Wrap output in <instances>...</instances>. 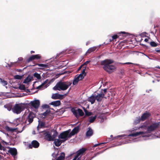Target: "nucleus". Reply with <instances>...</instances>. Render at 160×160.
Masks as SVG:
<instances>
[{
  "label": "nucleus",
  "instance_id": "obj_1",
  "mask_svg": "<svg viewBox=\"0 0 160 160\" xmlns=\"http://www.w3.org/2000/svg\"><path fill=\"white\" fill-rule=\"evenodd\" d=\"M114 61L112 59H106L105 60L102 61L100 62L101 65L103 66V69L110 73L112 72L115 69V67L113 65L110 64L113 63Z\"/></svg>",
  "mask_w": 160,
  "mask_h": 160
},
{
  "label": "nucleus",
  "instance_id": "obj_2",
  "mask_svg": "<svg viewBox=\"0 0 160 160\" xmlns=\"http://www.w3.org/2000/svg\"><path fill=\"white\" fill-rule=\"evenodd\" d=\"M72 84V82L71 81L62 82L60 81L56 84V85L53 88V89L55 90L64 91L67 90Z\"/></svg>",
  "mask_w": 160,
  "mask_h": 160
},
{
  "label": "nucleus",
  "instance_id": "obj_3",
  "mask_svg": "<svg viewBox=\"0 0 160 160\" xmlns=\"http://www.w3.org/2000/svg\"><path fill=\"white\" fill-rule=\"evenodd\" d=\"M42 133L44 135L45 139L48 141H53L58 135V132L55 130H52L50 133L49 132L42 131Z\"/></svg>",
  "mask_w": 160,
  "mask_h": 160
},
{
  "label": "nucleus",
  "instance_id": "obj_4",
  "mask_svg": "<svg viewBox=\"0 0 160 160\" xmlns=\"http://www.w3.org/2000/svg\"><path fill=\"white\" fill-rule=\"evenodd\" d=\"M27 107L25 103L16 104L12 109L13 112L17 114L20 113Z\"/></svg>",
  "mask_w": 160,
  "mask_h": 160
},
{
  "label": "nucleus",
  "instance_id": "obj_5",
  "mask_svg": "<svg viewBox=\"0 0 160 160\" xmlns=\"http://www.w3.org/2000/svg\"><path fill=\"white\" fill-rule=\"evenodd\" d=\"M70 130H68L61 133L58 136L59 139H61L62 142H65L70 137L69 133Z\"/></svg>",
  "mask_w": 160,
  "mask_h": 160
},
{
  "label": "nucleus",
  "instance_id": "obj_6",
  "mask_svg": "<svg viewBox=\"0 0 160 160\" xmlns=\"http://www.w3.org/2000/svg\"><path fill=\"white\" fill-rule=\"evenodd\" d=\"M71 111L73 113V114L75 116V117L77 118L78 115V113H79V115L80 116H83L84 113L82 110L80 109H78L77 111L74 108H72L71 109Z\"/></svg>",
  "mask_w": 160,
  "mask_h": 160
},
{
  "label": "nucleus",
  "instance_id": "obj_7",
  "mask_svg": "<svg viewBox=\"0 0 160 160\" xmlns=\"http://www.w3.org/2000/svg\"><path fill=\"white\" fill-rule=\"evenodd\" d=\"M159 126V123H152V124L148 126V132H151L153 131L156 129L158 128Z\"/></svg>",
  "mask_w": 160,
  "mask_h": 160
},
{
  "label": "nucleus",
  "instance_id": "obj_8",
  "mask_svg": "<svg viewBox=\"0 0 160 160\" xmlns=\"http://www.w3.org/2000/svg\"><path fill=\"white\" fill-rule=\"evenodd\" d=\"M148 132H142V131H140L139 132H136L134 133H131L129 135V136H132V137H137L138 136V135H142V137H148L149 136V135H146V134H147Z\"/></svg>",
  "mask_w": 160,
  "mask_h": 160
},
{
  "label": "nucleus",
  "instance_id": "obj_9",
  "mask_svg": "<svg viewBox=\"0 0 160 160\" xmlns=\"http://www.w3.org/2000/svg\"><path fill=\"white\" fill-rule=\"evenodd\" d=\"M40 104V101L38 100H36L32 101H31L29 103V105L35 108H38Z\"/></svg>",
  "mask_w": 160,
  "mask_h": 160
},
{
  "label": "nucleus",
  "instance_id": "obj_10",
  "mask_svg": "<svg viewBox=\"0 0 160 160\" xmlns=\"http://www.w3.org/2000/svg\"><path fill=\"white\" fill-rule=\"evenodd\" d=\"M34 117L35 115L32 112H31L29 113L27 118V120L29 122V123H30L33 122V118Z\"/></svg>",
  "mask_w": 160,
  "mask_h": 160
},
{
  "label": "nucleus",
  "instance_id": "obj_11",
  "mask_svg": "<svg viewBox=\"0 0 160 160\" xmlns=\"http://www.w3.org/2000/svg\"><path fill=\"white\" fill-rule=\"evenodd\" d=\"M45 123L44 122L42 121H39V122L37 128L39 133L42 132V131H39V130L41 128H44L45 127Z\"/></svg>",
  "mask_w": 160,
  "mask_h": 160
},
{
  "label": "nucleus",
  "instance_id": "obj_12",
  "mask_svg": "<svg viewBox=\"0 0 160 160\" xmlns=\"http://www.w3.org/2000/svg\"><path fill=\"white\" fill-rule=\"evenodd\" d=\"M86 149L84 148H82L80 149L77 152L76 154L75 155L78 157L79 156H82L83 153L86 151Z\"/></svg>",
  "mask_w": 160,
  "mask_h": 160
},
{
  "label": "nucleus",
  "instance_id": "obj_13",
  "mask_svg": "<svg viewBox=\"0 0 160 160\" xmlns=\"http://www.w3.org/2000/svg\"><path fill=\"white\" fill-rule=\"evenodd\" d=\"M31 145L30 144L29 146V148H32V147L35 148H38L39 145V143L36 140H33L31 142Z\"/></svg>",
  "mask_w": 160,
  "mask_h": 160
},
{
  "label": "nucleus",
  "instance_id": "obj_14",
  "mask_svg": "<svg viewBox=\"0 0 160 160\" xmlns=\"http://www.w3.org/2000/svg\"><path fill=\"white\" fill-rule=\"evenodd\" d=\"M86 69V66L83 67V70H82L81 73L78 77L80 79V80H82L84 78V76L86 75V73L85 72V70Z\"/></svg>",
  "mask_w": 160,
  "mask_h": 160
},
{
  "label": "nucleus",
  "instance_id": "obj_15",
  "mask_svg": "<svg viewBox=\"0 0 160 160\" xmlns=\"http://www.w3.org/2000/svg\"><path fill=\"white\" fill-rule=\"evenodd\" d=\"M95 99L98 102H101L103 98H106L104 97V94L102 95L101 93L98 94L95 97Z\"/></svg>",
  "mask_w": 160,
  "mask_h": 160
},
{
  "label": "nucleus",
  "instance_id": "obj_16",
  "mask_svg": "<svg viewBox=\"0 0 160 160\" xmlns=\"http://www.w3.org/2000/svg\"><path fill=\"white\" fill-rule=\"evenodd\" d=\"M8 152L10 153L12 156H15L17 154V150L14 148H10L9 150L8 151Z\"/></svg>",
  "mask_w": 160,
  "mask_h": 160
},
{
  "label": "nucleus",
  "instance_id": "obj_17",
  "mask_svg": "<svg viewBox=\"0 0 160 160\" xmlns=\"http://www.w3.org/2000/svg\"><path fill=\"white\" fill-rule=\"evenodd\" d=\"M54 143L56 147H59L61 145L62 142H62V140H60L58 139H55L54 140Z\"/></svg>",
  "mask_w": 160,
  "mask_h": 160
},
{
  "label": "nucleus",
  "instance_id": "obj_18",
  "mask_svg": "<svg viewBox=\"0 0 160 160\" xmlns=\"http://www.w3.org/2000/svg\"><path fill=\"white\" fill-rule=\"evenodd\" d=\"M150 114L149 112L143 113L141 116V119L142 121H144L149 118L150 116Z\"/></svg>",
  "mask_w": 160,
  "mask_h": 160
},
{
  "label": "nucleus",
  "instance_id": "obj_19",
  "mask_svg": "<svg viewBox=\"0 0 160 160\" xmlns=\"http://www.w3.org/2000/svg\"><path fill=\"white\" fill-rule=\"evenodd\" d=\"M79 128L78 126L75 127L72 130V132L70 133V136H72L74 135L75 134L77 133L78 132Z\"/></svg>",
  "mask_w": 160,
  "mask_h": 160
},
{
  "label": "nucleus",
  "instance_id": "obj_20",
  "mask_svg": "<svg viewBox=\"0 0 160 160\" xmlns=\"http://www.w3.org/2000/svg\"><path fill=\"white\" fill-rule=\"evenodd\" d=\"M95 98L94 95H92L88 99V101L91 102V104H93L95 101Z\"/></svg>",
  "mask_w": 160,
  "mask_h": 160
},
{
  "label": "nucleus",
  "instance_id": "obj_21",
  "mask_svg": "<svg viewBox=\"0 0 160 160\" xmlns=\"http://www.w3.org/2000/svg\"><path fill=\"white\" fill-rule=\"evenodd\" d=\"M88 130L87 131L86 135L87 137H90L92 136L93 134V131L90 128H88Z\"/></svg>",
  "mask_w": 160,
  "mask_h": 160
},
{
  "label": "nucleus",
  "instance_id": "obj_22",
  "mask_svg": "<svg viewBox=\"0 0 160 160\" xmlns=\"http://www.w3.org/2000/svg\"><path fill=\"white\" fill-rule=\"evenodd\" d=\"M96 49V47H92L91 48H90L87 51L85 54L87 55H88V54H90L91 52H94L95 51Z\"/></svg>",
  "mask_w": 160,
  "mask_h": 160
},
{
  "label": "nucleus",
  "instance_id": "obj_23",
  "mask_svg": "<svg viewBox=\"0 0 160 160\" xmlns=\"http://www.w3.org/2000/svg\"><path fill=\"white\" fill-rule=\"evenodd\" d=\"M33 79V77L29 75L24 80L23 83H27L30 82Z\"/></svg>",
  "mask_w": 160,
  "mask_h": 160
},
{
  "label": "nucleus",
  "instance_id": "obj_24",
  "mask_svg": "<svg viewBox=\"0 0 160 160\" xmlns=\"http://www.w3.org/2000/svg\"><path fill=\"white\" fill-rule=\"evenodd\" d=\"M61 104L60 101L59 100L56 101L52 102L50 104L53 105L54 106H59Z\"/></svg>",
  "mask_w": 160,
  "mask_h": 160
},
{
  "label": "nucleus",
  "instance_id": "obj_25",
  "mask_svg": "<svg viewBox=\"0 0 160 160\" xmlns=\"http://www.w3.org/2000/svg\"><path fill=\"white\" fill-rule=\"evenodd\" d=\"M5 129L8 132H14L15 131L16 129L10 128L9 126H7L5 127Z\"/></svg>",
  "mask_w": 160,
  "mask_h": 160
},
{
  "label": "nucleus",
  "instance_id": "obj_26",
  "mask_svg": "<svg viewBox=\"0 0 160 160\" xmlns=\"http://www.w3.org/2000/svg\"><path fill=\"white\" fill-rule=\"evenodd\" d=\"M65 155L64 152L61 153L60 156L57 158L59 160H63L65 158Z\"/></svg>",
  "mask_w": 160,
  "mask_h": 160
},
{
  "label": "nucleus",
  "instance_id": "obj_27",
  "mask_svg": "<svg viewBox=\"0 0 160 160\" xmlns=\"http://www.w3.org/2000/svg\"><path fill=\"white\" fill-rule=\"evenodd\" d=\"M81 80H80V79L78 77H77L76 78H75L73 80V85H75L77 84L78 82Z\"/></svg>",
  "mask_w": 160,
  "mask_h": 160
},
{
  "label": "nucleus",
  "instance_id": "obj_28",
  "mask_svg": "<svg viewBox=\"0 0 160 160\" xmlns=\"http://www.w3.org/2000/svg\"><path fill=\"white\" fill-rule=\"evenodd\" d=\"M36 65H37L39 67H43L44 68H47L48 67V65H47V64H37L36 63L35 64L32 65V66H35Z\"/></svg>",
  "mask_w": 160,
  "mask_h": 160
},
{
  "label": "nucleus",
  "instance_id": "obj_29",
  "mask_svg": "<svg viewBox=\"0 0 160 160\" xmlns=\"http://www.w3.org/2000/svg\"><path fill=\"white\" fill-rule=\"evenodd\" d=\"M0 82L1 83L3 86H5L8 84V82L7 81L4 80L0 78Z\"/></svg>",
  "mask_w": 160,
  "mask_h": 160
},
{
  "label": "nucleus",
  "instance_id": "obj_30",
  "mask_svg": "<svg viewBox=\"0 0 160 160\" xmlns=\"http://www.w3.org/2000/svg\"><path fill=\"white\" fill-rule=\"evenodd\" d=\"M96 118V116H95L94 117H90L89 118V122H90V123L93 122L94 121Z\"/></svg>",
  "mask_w": 160,
  "mask_h": 160
},
{
  "label": "nucleus",
  "instance_id": "obj_31",
  "mask_svg": "<svg viewBox=\"0 0 160 160\" xmlns=\"http://www.w3.org/2000/svg\"><path fill=\"white\" fill-rule=\"evenodd\" d=\"M33 76L37 78L38 80H40L41 79V76L39 74H38L37 72H35L34 73Z\"/></svg>",
  "mask_w": 160,
  "mask_h": 160
},
{
  "label": "nucleus",
  "instance_id": "obj_32",
  "mask_svg": "<svg viewBox=\"0 0 160 160\" xmlns=\"http://www.w3.org/2000/svg\"><path fill=\"white\" fill-rule=\"evenodd\" d=\"M48 82V80H46L44 82L42 83L41 85L38 87L37 88V89H40L41 88L42 86L46 84Z\"/></svg>",
  "mask_w": 160,
  "mask_h": 160
},
{
  "label": "nucleus",
  "instance_id": "obj_33",
  "mask_svg": "<svg viewBox=\"0 0 160 160\" xmlns=\"http://www.w3.org/2000/svg\"><path fill=\"white\" fill-rule=\"evenodd\" d=\"M58 96H60V94L58 93H56L53 94L52 96V98L54 99H58L59 97Z\"/></svg>",
  "mask_w": 160,
  "mask_h": 160
},
{
  "label": "nucleus",
  "instance_id": "obj_34",
  "mask_svg": "<svg viewBox=\"0 0 160 160\" xmlns=\"http://www.w3.org/2000/svg\"><path fill=\"white\" fill-rule=\"evenodd\" d=\"M35 60L33 55H32L29 57L27 60V62L28 63L30 62V61Z\"/></svg>",
  "mask_w": 160,
  "mask_h": 160
},
{
  "label": "nucleus",
  "instance_id": "obj_35",
  "mask_svg": "<svg viewBox=\"0 0 160 160\" xmlns=\"http://www.w3.org/2000/svg\"><path fill=\"white\" fill-rule=\"evenodd\" d=\"M150 44L152 47H156L158 46V44L154 41L151 42Z\"/></svg>",
  "mask_w": 160,
  "mask_h": 160
},
{
  "label": "nucleus",
  "instance_id": "obj_36",
  "mask_svg": "<svg viewBox=\"0 0 160 160\" xmlns=\"http://www.w3.org/2000/svg\"><path fill=\"white\" fill-rule=\"evenodd\" d=\"M35 59H40L41 58V56L40 54L33 55Z\"/></svg>",
  "mask_w": 160,
  "mask_h": 160
},
{
  "label": "nucleus",
  "instance_id": "obj_37",
  "mask_svg": "<svg viewBox=\"0 0 160 160\" xmlns=\"http://www.w3.org/2000/svg\"><path fill=\"white\" fill-rule=\"evenodd\" d=\"M50 112V110H47L45 112L43 113L42 114L45 117L47 115H48Z\"/></svg>",
  "mask_w": 160,
  "mask_h": 160
},
{
  "label": "nucleus",
  "instance_id": "obj_38",
  "mask_svg": "<svg viewBox=\"0 0 160 160\" xmlns=\"http://www.w3.org/2000/svg\"><path fill=\"white\" fill-rule=\"evenodd\" d=\"M22 76L19 75H16L14 76V78L15 79L21 80L22 79Z\"/></svg>",
  "mask_w": 160,
  "mask_h": 160
},
{
  "label": "nucleus",
  "instance_id": "obj_39",
  "mask_svg": "<svg viewBox=\"0 0 160 160\" xmlns=\"http://www.w3.org/2000/svg\"><path fill=\"white\" fill-rule=\"evenodd\" d=\"M19 89L22 90H25L26 89L24 85L23 84L20 85L19 87Z\"/></svg>",
  "mask_w": 160,
  "mask_h": 160
},
{
  "label": "nucleus",
  "instance_id": "obj_40",
  "mask_svg": "<svg viewBox=\"0 0 160 160\" xmlns=\"http://www.w3.org/2000/svg\"><path fill=\"white\" fill-rule=\"evenodd\" d=\"M86 115L88 116H91L92 115V113L90 112L87 111L86 109L84 110Z\"/></svg>",
  "mask_w": 160,
  "mask_h": 160
},
{
  "label": "nucleus",
  "instance_id": "obj_41",
  "mask_svg": "<svg viewBox=\"0 0 160 160\" xmlns=\"http://www.w3.org/2000/svg\"><path fill=\"white\" fill-rule=\"evenodd\" d=\"M118 38V36L117 35H115L112 37V39H110V41L111 42L113 41Z\"/></svg>",
  "mask_w": 160,
  "mask_h": 160
},
{
  "label": "nucleus",
  "instance_id": "obj_42",
  "mask_svg": "<svg viewBox=\"0 0 160 160\" xmlns=\"http://www.w3.org/2000/svg\"><path fill=\"white\" fill-rule=\"evenodd\" d=\"M146 34H148V33L146 32H143L141 34V36L142 37H148L146 36Z\"/></svg>",
  "mask_w": 160,
  "mask_h": 160
},
{
  "label": "nucleus",
  "instance_id": "obj_43",
  "mask_svg": "<svg viewBox=\"0 0 160 160\" xmlns=\"http://www.w3.org/2000/svg\"><path fill=\"white\" fill-rule=\"evenodd\" d=\"M118 63L120 64H121V65H124V64L129 65V64H133L132 63L129 62H125V63H124L119 62V63Z\"/></svg>",
  "mask_w": 160,
  "mask_h": 160
},
{
  "label": "nucleus",
  "instance_id": "obj_44",
  "mask_svg": "<svg viewBox=\"0 0 160 160\" xmlns=\"http://www.w3.org/2000/svg\"><path fill=\"white\" fill-rule=\"evenodd\" d=\"M103 91V93L102 92L101 93L102 95L104 94V97L105 95L106 94V92H107V89H104Z\"/></svg>",
  "mask_w": 160,
  "mask_h": 160
},
{
  "label": "nucleus",
  "instance_id": "obj_45",
  "mask_svg": "<svg viewBox=\"0 0 160 160\" xmlns=\"http://www.w3.org/2000/svg\"><path fill=\"white\" fill-rule=\"evenodd\" d=\"M90 62V60H88L86 62H85L83 64V65L84 66L85 65H86L87 64H88V63H89Z\"/></svg>",
  "mask_w": 160,
  "mask_h": 160
},
{
  "label": "nucleus",
  "instance_id": "obj_46",
  "mask_svg": "<svg viewBox=\"0 0 160 160\" xmlns=\"http://www.w3.org/2000/svg\"><path fill=\"white\" fill-rule=\"evenodd\" d=\"M105 143H99V144H95L93 147H96L98 146H99V145H101V144H105Z\"/></svg>",
  "mask_w": 160,
  "mask_h": 160
},
{
  "label": "nucleus",
  "instance_id": "obj_47",
  "mask_svg": "<svg viewBox=\"0 0 160 160\" xmlns=\"http://www.w3.org/2000/svg\"><path fill=\"white\" fill-rule=\"evenodd\" d=\"M63 95L60 94V96H58L59 98L58 99H62L63 97Z\"/></svg>",
  "mask_w": 160,
  "mask_h": 160
},
{
  "label": "nucleus",
  "instance_id": "obj_48",
  "mask_svg": "<svg viewBox=\"0 0 160 160\" xmlns=\"http://www.w3.org/2000/svg\"><path fill=\"white\" fill-rule=\"evenodd\" d=\"M141 120V118H139L137 119V120L136 121V122L137 123H139L140 122V121Z\"/></svg>",
  "mask_w": 160,
  "mask_h": 160
},
{
  "label": "nucleus",
  "instance_id": "obj_49",
  "mask_svg": "<svg viewBox=\"0 0 160 160\" xmlns=\"http://www.w3.org/2000/svg\"><path fill=\"white\" fill-rule=\"evenodd\" d=\"M43 107L45 108H48L49 107V106L47 105H44L43 106Z\"/></svg>",
  "mask_w": 160,
  "mask_h": 160
},
{
  "label": "nucleus",
  "instance_id": "obj_50",
  "mask_svg": "<svg viewBox=\"0 0 160 160\" xmlns=\"http://www.w3.org/2000/svg\"><path fill=\"white\" fill-rule=\"evenodd\" d=\"M15 63L14 62H11V64L10 65V67H12L13 66L14 64H15Z\"/></svg>",
  "mask_w": 160,
  "mask_h": 160
},
{
  "label": "nucleus",
  "instance_id": "obj_51",
  "mask_svg": "<svg viewBox=\"0 0 160 160\" xmlns=\"http://www.w3.org/2000/svg\"><path fill=\"white\" fill-rule=\"evenodd\" d=\"M78 157L76 155H75L74 158L72 160H76Z\"/></svg>",
  "mask_w": 160,
  "mask_h": 160
},
{
  "label": "nucleus",
  "instance_id": "obj_52",
  "mask_svg": "<svg viewBox=\"0 0 160 160\" xmlns=\"http://www.w3.org/2000/svg\"><path fill=\"white\" fill-rule=\"evenodd\" d=\"M83 66H84L83 64L81 66H80L78 68V70L79 71V70H80L82 68V67Z\"/></svg>",
  "mask_w": 160,
  "mask_h": 160
},
{
  "label": "nucleus",
  "instance_id": "obj_53",
  "mask_svg": "<svg viewBox=\"0 0 160 160\" xmlns=\"http://www.w3.org/2000/svg\"><path fill=\"white\" fill-rule=\"evenodd\" d=\"M81 156H79V157H78L77 158V160H81Z\"/></svg>",
  "mask_w": 160,
  "mask_h": 160
},
{
  "label": "nucleus",
  "instance_id": "obj_54",
  "mask_svg": "<svg viewBox=\"0 0 160 160\" xmlns=\"http://www.w3.org/2000/svg\"><path fill=\"white\" fill-rule=\"evenodd\" d=\"M18 60L20 61H22L23 60V58H18Z\"/></svg>",
  "mask_w": 160,
  "mask_h": 160
},
{
  "label": "nucleus",
  "instance_id": "obj_55",
  "mask_svg": "<svg viewBox=\"0 0 160 160\" xmlns=\"http://www.w3.org/2000/svg\"><path fill=\"white\" fill-rule=\"evenodd\" d=\"M156 51L157 52H159V53H160V50H159V49H156Z\"/></svg>",
  "mask_w": 160,
  "mask_h": 160
},
{
  "label": "nucleus",
  "instance_id": "obj_56",
  "mask_svg": "<svg viewBox=\"0 0 160 160\" xmlns=\"http://www.w3.org/2000/svg\"><path fill=\"white\" fill-rule=\"evenodd\" d=\"M148 38H145L144 39V41L146 42H148Z\"/></svg>",
  "mask_w": 160,
  "mask_h": 160
},
{
  "label": "nucleus",
  "instance_id": "obj_57",
  "mask_svg": "<svg viewBox=\"0 0 160 160\" xmlns=\"http://www.w3.org/2000/svg\"><path fill=\"white\" fill-rule=\"evenodd\" d=\"M30 52L31 54H32V53H34L35 52L33 51H31Z\"/></svg>",
  "mask_w": 160,
  "mask_h": 160
},
{
  "label": "nucleus",
  "instance_id": "obj_58",
  "mask_svg": "<svg viewBox=\"0 0 160 160\" xmlns=\"http://www.w3.org/2000/svg\"><path fill=\"white\" fill-rule=\"evenodd\" d=\"M120 33H122V34H126V33L124 32H121Z\"/></svg>",
  "mask_w": 160,
  "mask_h": 160
},
{
  "label": "nucleus",
  "instance_id": "obj_59",
  "mask_svg": "<svg viewBox=\"0 0 160 160\" xmlns=\"http://www.w3.org/2000/svg\"><path fill=\"white\" fill-rule=\"evenodd\" d=\"M32 133H33V134H35V131H33V132H32Z\"/></svg>",
  "mask_w": 160,
  "mask_h": 160
},
{
  "label": "nucleus",
  "instance_id": "obj_60",
  "mask_svg": "<svg viewBox=\"0 0 160 160\" xmlns=\"http://www.w3.org/2000/svg\"><path fill=\"white\" fill-rule=\"evenodd\" d=\"M39 69H42V68H39Z\"/></svg>",
  "mask_w": 160,
  "mask_h": 160
},
{
  "label": "nucleus",
  "instance_id": "obj_61",
  "mask_svg": "<svg viewBox=\"0 0 160 160\" xmlns=\"http://www.w3.org/2000/svg\"><path fill=\"white\" fill-rule=\"evenodd\" d=\"M47 87V85H45V88H46Z\"/></svg>",
  "mask_w": 160,
  "mask_h": 160
},
{
  "label": "nucleus",
  "instance_id": "obj_62",
  "mask_svg": "<svg viewBox=\"0 0 160 160\" xmlns=\"http://www.w3.org/2000/svg\"><path fill=\"white\" fill-rule=\"evenodd\" d=\"M86 44L87 45H88V43H87Z\"/></svg>",
  "mask_w": 160,
  "mask_h": 160
},
{
  "label": "nucleus",
  "instance_id": "obj_63",
  "mask_svg": "<svg viewBox=\"0 0 160 160\" xmlns=\"http://www.w3.org/2000/svg\"><path fill=\"white\" fill-rule=\"evenodd\" d=\"M112 135H111V137H112Z\"/></svg>",
  "mask_w": 160,
  "mask_h": 160
},
{
  "label": "nucleus",
  "instance_id": "obj_64",
  "mask_svg": "<svg viewBox=\"0 0 160 160\" xmlns=\"http://www.w3.org/2000/svg\"><path fill=\"white\" fill-rule=\"evenodd\" d=\"M4 142V143H6V142Z\"/></svg>",
  "mask_w": 160,
  "mask_h": 160
}]
</instances>
